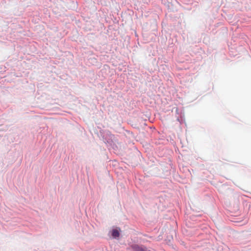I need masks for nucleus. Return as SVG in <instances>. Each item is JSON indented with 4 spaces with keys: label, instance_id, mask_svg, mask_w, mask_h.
Instances as JSON below:
<instances>
[{
    "label": "nucleus",
    "instance_id": "obj_2",
    "mask_svg": "<svg viewBox=\"0 0 251 251\" xmlns=\"http://www.w3.org/2000/svg\"><path fill=\"white\" fill-rule=\"evenodd\" d=\"M112 235L114 238L118 237L120 236V233L117 229H113Z\"/></svg>",
    "mask_w": 251,
    "mask_h": 251
},
{
    "label": "nucleus",
    "instance_id": "obj_1",
    "mask_svg": "<svg viewBox=\"0 0 251 251\" xmlns=\"http://www.w3.org/2000/svg\"><path fill=\"white\" fill-rule=\"evenodd\" d=\"M131 251H150L149 249L143 246H139L138 245H132L130 247Z\"/></svg>",
    "mask_w": 251,
    "mask_h": 251
}]
</instances>
